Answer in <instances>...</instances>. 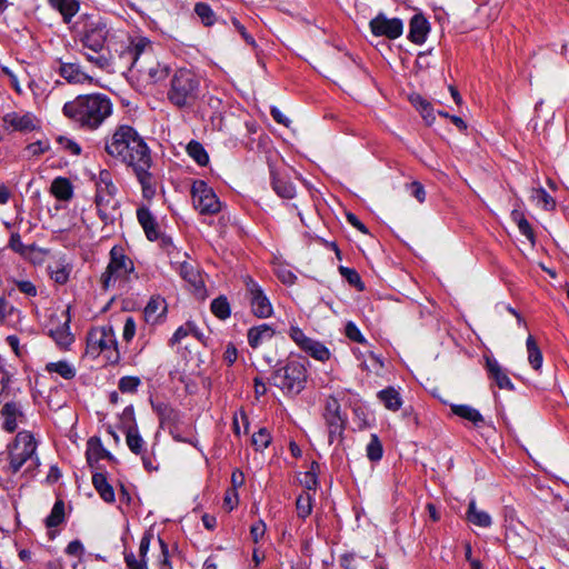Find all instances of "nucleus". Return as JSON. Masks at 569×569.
<instances>
[{"label":"nucleus","mask_w":569,"mask_h":569,"mask_svg":"<svg viewBox=\"0 0 569 569\" xmlns=\"http://www.w3.org/2000/svg\"><path fill=\"white\" fill-rule=\"evenodd\" d=\"M511 219L517 224L520 233L526 237L531 246H533L536 242L535 232L525 214L521 211L515 209L511 212Z\"/></svg>","instance_id":"nucleus-33"},{"label":"nucleus","mask_w":569,"mask_h":569,"mask_svg":"<svg viewBox=\"0 0 569 569\" xmlns=\"http://www.w3.org/2000/svg\"><path fill=\"white\" fill-rule=\"evenodd\" d=\"M124 562L128 569H148L147 559L137 558V556L132 552L124 553Z\"/></svg>","instance_id":"nucleus-54"},{"label":"nucleus","mask_w":569,"mask_h":569,"mask_svg":"<svg viewBox=\"0 0 569 569\" xmlns=\"http://www.w3.org/2000/svg\"><path fill=\"white\" fill-rule=\"evenodd\" d=\"M48 373H57L66 380H71L76 377V368L68 361L61 360L57 362H48L46 365Z\"/></svg>","instance_id":"nucleus-32"},{"label":"nucleus","mask_w":569,"mask_h":569,"mask_svg":"<svg viewBox=\"0 0 569 569\" xmlns=\"http://www.w3.org/2000/svg\"><path fill=\"white\" fill-rule=\"evenodd\" d=\"M486 369L500 389H513L511 380L496 359L486 357Z\"/></svg>","instance_id":"nucleus-20"},{"label":"nucleus","mask_w":569,"mask_h":569,"mask_svg":"<svg viewBox=\"0 0 569 569\" xmlns=\"http://www.w3.org/2000/svg\"><path fill=\"white\" fill-rule=\"evenodd\" d=\"M117 187L97 188L96 207L100 219L104 224L113 223L118 210V201L116 200Z\"/></svg>","instance_id":"nucleus-11"},{"label":"nucleus","mask_w":569,"mask_h":569,"mask_svg":"<svg viewBox=\"0 0 569 569\" xmlns=\"http://www.w3.org/2000/svg\"><path fill=\"white\" fill-rule=\"evenodd\" d=\"M50 192L61 201H69L73 196V188L69 179L56 178L50 186Z\"/></svg>","instance_id":"nucleus-26"},{"label":"nucleus","mask_w":569,"mask_h":569,"mask_svg":"<svg viewBox=\"0 0 569 569\" xmlns=\"http://www.w3.org/2000/svg\"><path fill=\"white\" fill-rule=\"evenodd\" d=\"M151 161H146L133 169L138 181L141 184L142 194L146 199L150 200L156 194V182L152 174L149 172Z\"/></svg>","instance_id":"nucleus-18"},{"label":"nucleus","mask_w":569,"mask_h":569,"mask_svg":"<svg viewBox=\"0 0 569 569\" xmlns=\"http://www.w3.org/2000/svg\"><path fill=\"white\" fill-rule=\"evenodd\" d=\"M200 77L190 69L176 70L167 92V99L177 108H191L200 97Z\"/></svg>","instance_id":"nucleus-5"},{"label":"nucleus","mask_w":569,"mask_h":569,"mask_svg":"<svg viewBox=\"0 0 569 569\" xmlns=\"http://www.w3.org/2000/svg\"><path fill=\"white\" fill-rule=\"evenodd\" d=\"M140 385L141 380L139 377L126 376L119 380L118 388L123 393H134Z\"/></svg>","instance_id":"nucleus-50"},{"label":"nucleus","mask_w":569,"mask_h":569,"mask_svg":"<svg viewBox=\"0 0 569 569\" xmlns=\"http://www.w3.org/2000/svg\"><path fill=\"white\" fill-rule=\"evenodd\" d=\"M346 336L356 342L365 343L366 339L353 322H348L346 326Z\"/></svg>","instance_id":"nucleus-58"},{"label":"nucleus","mask_w":569,"mask_h":569,"mask_svg":"<svg viewBox=\"0 0 569 569\" xmlns=\"http://www.w3.org/2000/svg\"><path fill=\"white\" fill-rule=\"evenodd\" d=\"M246 299L249 301L253 316L266 319L272 316L273 307L270 298L260 287H250L246 292Z\"/></svg>","instance_id":"nucleus-15"},{"label":"nucleus","mask_w":569,"mask_h":569,"mask_svg":"<svg viewBox=\"0 0 569 569\" xmlns=\"http://www.w3.org/2000/svg\"><path fill=\"white\" fill-rule=\"evenodd\" d=\"M166 312L167 303L161 297H152L144 308L146 320L151 323H156Z\"/></svg>","instance_id":"nucleus-25"},{"label":"nucleus","mask_w":569,"mask_h":569,"mask_svg":"<svg viewBox=\"0 0 569 569\" xmlns=\"http://www.w3.org/2000/svg\"><path fill=\"white\" fill-rule=\"evenodd\" d=\"M126 442L128 448L134 455H142L146 452V442L140 436L137 427H129L126 432Z\"/></svg>","instance_id":"nucleus-34"},{"label":"nucleus","mask_w":569,"mask_h":569,"mask_svg":"<svg viewBox=\"0 0 569 569\" xmlns=\"http://www.w3.org/2000/svg\"><path fill=\"white\" fill-rule=\"evenodd\" d=\"M97 188L101 189V188H113L116 187L112 182V179H111V173L107 170H102L100 171L99 173V178H98V181L96 183Z\"/></svg>","instance_id":"nucleus-63"},{"label":"nucleus","mask_w":569,"mask_h":569,"mask_svg":"<svg viewBox=\"0 0 569 569\" xmlns=\"http://www.w3.org/2000/svg\"><path fill=\"white\" fill-rule=\"evenodd\" d=\"M64 519V505L61 500L57 501L52 509L50 515L46 519V525L49 528H53L59 526L63 522Z\"/></svg>","instance_id":"nucleus-46"},{"label":"nucleus","mask_w":569,"mask_h":569,"mask_svg":"<svg viewBox=\"0 0 569 569\" xmlns=\"http://www.w3.org/2000/svg\"><path fill=\"white\" fill-rule=\"evenodd\" d=\"M50 148V144L47 140H39V141H36V142H32V143H29L27 146V151L29 152V154L31 156H40V154H43L44 152H47Z\"/></svg>","instance_id":"nucleus-56"},{"label":"nucleus","mask_w":569,"mask_h":569,"mask_svg":"<svg viewBox=\"0 0 569 569\" xmlns=\"http://www.w3.org/2000/svg\"><path fill=\"white\" fill-rule=\"evenodd\" d=\"M451 411L461 419L471 422L477 428L485 425L482 415L469 405H451Z\"/></svg>","instance_id":"nucleus-23"},{"label":"nucleus","mask_w":569,"mask_h":569,"mask_svg":"<svg viewBox=\"0 0 569 569\" xmlns=\"http://www.w3.org/2000/svg\"><path fill=\"white\" fill-rule=\"evenodd\" d=\"M37 442L30 433L20 432L16 437L13 447L10 451V469L13 473L18 472L23 466L27 471H31L39 466V458L36 455Z\"/></svg>","instance_id":"nucleus-7"},{"label":"nucleus","mask_w":569,"mask_h":569,"mask_svg":"<svg viewBox=\"0 0 569 569\" xmlns=\"http://www.w3.org/2000/svg\"><path fill=\"white\" fill-rule=\"evenodd\" d=\"M61 317L63 318V321L59 320L56 325L53 320H51L50 325L47 327V330L48 335L53 339L60 349L68 350L74 342V337L70 332L69 327V310L67 309L62 311Z\"/></svg>","instance_id":"nucleus-14"},{"label":"nucleus","mask_w":569,"mask_h":569,"mask_svg":"<svg viewBox=\"0 0 569 569\" xmlns=\"http://www.w3.org/2000/svg\"><path fill=\"white\" fill-rule=\"evenodd\" d=\"M1 415L4 419L3 428L13 432L18 428V419L22 417L20 406L16 402H7L1 410Z\"/></svg>","instance_id":"nucleus-24"},{"label":"nucleus","mask_w":569,"mask_h":569,"mask_svg":"<svg viewBox=\"0 0 569 569\" xmlns=\"http://www.w3.org/2000/svg\"><path fill=\"white\" fill-rule=\"evenodd\" d=\"M194 12L206 27H211L216 22V14L211 7L204 2H198L194 6Z\"/></svg>","instance_id":"nucleus-43"},{"label":"nucleus","mask_w":569,"mask_h":569,"mask_svg":"<svg viewBox=\"0 0 569 569\" xmlns=\"http://www.w3.org/2000/svg\"><path fill=\"white\" fill-rule=\"evenodd\" d=\"M187 152L199 166L208 164L209 156L200 142L190 141L187 146Z\"/></svg>","instance_id":"nucleus-42"},{"label":"nucleus","mask_w":569,"mask_h":569,"mask_svg":"<svg viewBox=\"0 0 569 569\" xmlns=\"http://www.w3.org/2000/svg\"><path fill=\"white\" fill-rule=\"evenodd\" d=\"M72 268L64 261H54L49 266L51 279L58 284H63L69 280Z\"/></svg>","instance_id":"nucleus-35"},{"label":"nucleus","mask_w":569,"mask_h":569,"mask_svg":"<svg viewBox=\"0 0 569 569\" xmlns=\"http://www.w3.org/2000/svg\"><path fill=\"white\" fill-rule=\"evenodd\" d=\"M378 398L383 403L385 408L391 411H397L402 406L401 396L393 387L380 390Z\"/></svg>","instance_id":"nucleus-29"},{"label":"nucleus","mask_w":569,"mask_h":569,"mask_svg":"<svg viewBox=\"0 0 569 569\" xmlns=\"http://www.w3.org/2000/svg\"><path fill=\"white\" fill-rule=\"evenodd\" d=\"M251 442L257 451L264 450L271 442L270 432L266 428H260L252 435Z\"/></svg>","instance_id":"nucleus-48"},{"label":"nucleus","mask_w":569,"mask_h":569,"mask_svg":"<svg viewBox=\"0 0 569 569\" xmlns=\"http://www.w3.org/2000/svg\"><path fill=\"white\" fill-rule=\"evenodd\" d=\"M300 483L307 490H316V488L318 486V476H316V473L313 471H307L300 478Z\"/></svg>","instance_id":"nucleus-59"},{"label":"nucleus","mask_w":569,"mask_h":569,"mask_svg":"<svg viewBox=\"0 0 569 569\" xmlns=\"http://www.w3.org/2000/svg\"><path fill=\"white\" fill-rule=\"evenodd\" d=\"M289 337L297 343V346L301 350H303L312 340L311 338L307 337L300 328L295 326L290 327Z\"/></svg>","instance_id":"nucleus-52"},{"label":"nucleus","mask_w":569,"mask_h":569,"mask_svg":"<svg viewBox=\"0 0 569 569\" xmlns=\"http://www.w3.org/2000/svg\"><path fill=\"white\" fill-rule=\"evenodd\" d=\"M132 260L124 254L121 247H113L110 251V262L107 271L102 274V284L112 282H131L134 278Z\"/></svg>","instance_id":"nucleus-9"},{"label":"nucleus","mask_w":569,"mask_h":569,"mask_svg":"<svg viewBox=\"0 0 569 569\" xmlns=\"http://www.w3.org/2000/svg\"><path fill=\"white\" fill-rule=\"evenodd\" d=\"M323 419L328 427L329 441L332 442L337 436H340L343 430V419L341 417V407L335 397H329L326 400Z\"/></svg>","instance_id":"nucleus-13"},{"label":"nucleus","mask_w":569,"mask_h":569,"mask_svg":"<svg viewBox=\"0 0 569 569\" xmlns=\"http://www.w3.org/2000/svg\"><path fill=\"white\" fill-rule=\"evenodd\" d=\"M272 188L279 197L284 199H292L296 194L295 186L291 182L276 176H272Z\"/></svg>","instance_id":"nucleus-40"},{"label":"nucleus","mask_w":569,"mask_h":569,"mask_svg":"<svg viewBox=\"0 0 569 569\" xmlns=\"http://www.w3.org/2000/svg\"><path fill=\"white\" fill-rule=\"evenodd\" d=\"M92 485L94 489L98 491L100 497L106 502L114 501V491L112 486L107 481V478L103 473H94L92 476Z\"/></svg>","instance_id":"nucleus-30"},{"label":"nucleus","mask_w":569,"mask_h":569,"mask_svg":"<svg viewBox=\"0 0 569 569\" xmlns=\"http://www.w3.org/2000/svg\"><path fill=\"white\" fill-rule=\"evenodd\" d=\"M58 62H59L58 73L68 83H71V84H84V83L91 84V83H93V81H94L93 77L90 76L78 61H62V59H59Z\"/></svg>","instance_id":"nucleus-16"},{"label":"nucleus","mask_w":569,"mask_h":569,"mask_svg":"<svg viewBox=\"0 0 569 569\" xmlns=\"http://www.w3.org/2000/svg\"><path fill=\"white\" fill-rule=\"evenodd\" d=\"M383 449L377 435H371V439L367 445V457L371 461H379L382 458Z\"/></svg>","instance_id":"nucleus-49"},{"label":"nucleus","mask_w":569,"mask_h":569,"mask_svg":"<svg viewBox=\"0 0 569 569\" xmlns=\"http://www.w3.org/2000/svg\"><path fill=\"white\" fill-rule=\"evenodd\" d=\"M274 335V330L267 323L252 327L248 330V343L251 348H258L264 341L270 340Z\"/></svg>","instance_id":"nucleus-22"},{"label":"nucleus","mask_w":569,"mask_h":569,"mask_svg":"<svg viewBox=\"0 0 569 569\" xmlns=\"http://www.w3.org/2000/svg\"><path fill=\"white\" fill-rule=\"evenodd\" d=\"M112 110L113 106L110 98L97 92L79 94L66 102L62 113L76 127L93 131L112 114Z\"/></svg>","instance_id":"nucleus-3"},{"label":"nucleus","mask_w":569,"mask_h":569,"mask_svg":"<svg viewBox=\"0 0 569 569\" xmlns=\"http://www.w3.org/2000/svg\"><path fill=\"white\" fill-rule=\"evenodd\" d=\"M118 52L119 63L116 68L136 69L138 80L143 86H153L167 79L170 73L168 64L160 62L152 51L151 41L142 36L128 38L121 43V50L114 48Z\"/></svg>","instance_id":"nucleus-2"},{"label":"nucleus","mask_w":569,"mask_h":569,"mask_svg":"<svg viewBox=\"0 0 569 569\" xmlns=\"http://www.w3.org/2000/svg\"><path fill=\"white\" fill-rule=\"evenodd\" d=\"M9 247H10L13 251H16V252H18V253H20V254H22V256H24V254L27 253V249H28V248L22 243V241H21V237H20V234H19V233H13V234H11L10 240H9Z\"/></svg>","instance_id":"nucleus-60"},{"label":"nucleus","mask_w":569,"mask_h":569,"mask_svg":"<svg viewBox=\"0 0 569 569\" xmlns=\"http://www.w3.org/2000/svg\"><path fill=\"white\" fill-rule=\"evenodd\" d=\"M467 519L475 526L488 528L491 526V517L486 511L479 510L475 500L469 502Z\"/></svg>","instance_id":"nucleus-31"},{"label":"nucleus","mask_w":569,"mask_h":569,"mask_svg":"<svg viewBox=\"0 0 569 569\" xmlns=\"http://www.w3.org/2000/svg\"><path fill=\"white\" fill-rule=\"evenodd\" d=\"M529 199L537 207L546 210L552 209L555 207V200L542 188H532Z\"/></svg>","instance_id":"nucleus-38"},{"label":"nucleus","mask_w":569,"mask_h":569,"mask_svg":"<svg viewBox=\"0 0 569 569\" xmlns=\"http://www.w3.org/2000/svg\"><path fill=\"white\" fill-rule=\"evenodd\" d=\"M339 270L349 284H360V276L355 269L340 267Z\"/></svg>","instance_id":"nucleus-61"},{"label":"nucleus","mask_w":569,"mask_h":569,"mask_svg":"<svg viewBox=\"0 0 569 569\" xmlns=\"http://www.w3.org/2000/svg\"><path fill=\"white\" fill-rule=\"evenodd\" d=\"M429 32V23L421 14H416L410 21L409 39L421 44L425 42L426 37Z\"/></svg>","instance_id":"nucleus-21"},{"label":"nucleus","mask_w":569,"mask_h":569,"mask_svg":"<svg viewBox=\"0 0 569 569\" xmlns=\"http://www.w3.org/2000/svg\"><path fill=\"white\" fill-rule=\"evenodd\" d=\"M180 274L188 284H203L204 280L191 262H183L180 266Z\"/></svg>","instance_id":"nucleus-41"},{"label":"nucleus","mask_w":569,"mask_h":569,"mask_svg":"<svg viewBox=\"0 0 569 569\" xmlns=\"http://www.w3.org/2000/svg\"><path fill=\"white\" fill-rule=\"evenodd\" d=\"M303 351L313 359L321 362L329 360L331 356L329 349L322 342L313 339L310 341V343H308Z\"/></svg>","instance_id":"nucleus-37"},{"label":"nucleus","mask_w":569,"mask_h":569,"mask_svg":"<svg viewBox=\"0 0 569 569\" xmlns=\"http://www.w3.org/2000/svg\"><path fill=\"white\" fill-rule=\"evenodd\" d=\"M107 455L99 439L90 438L87 448V459L89 462L98 461Z\"/></svg>","instance_id":"nucleus-47"},{"label":"nucleus","mask_w":569,"mask_h":569,"mask_svg":"<svg viewBox=\"0 0 569 569\" xmlns=\"http://www.w3.org/2000/svg\"><path fill=\"white\" fill-rule=\"evenodd\" d=\"M77 32L82 47L89 50L83 52L86 60L102 71L114 70L119 63L114 48L121 50V43L129 37L122 34L118 40L109 39L110 29L107 22L94 16L81 17L77 22Z\"/></svg>","instance_id":"nucleus-1"},{"label":"nucleus","mask_w":569,"mask_h":569,"mask_svg":"<svg viewBox=\"0 0 569 569\" xmlns=\"http://www.w3.org/2000/svg\"><path fill=\"white\" fill-rule=\"evenodd\" d=\"M271 379L272 383L284 393L298 395L305 388L307 370L301 362L292 360L277 369Z\"/></svg>","instance_id":"nucleus-8"},{"label":"nucleus","mask_w":569,"mask_h":569,"mask_svg":"<svg viewBox=\"0 0 569 569\" xmlns=\"http://www.w3.org/2000/svg\"><path fill=\"white\" fill-rule=\"evenodd\" d=\"M211 312L220 320H226L231 315L230 303L226 296L213 299L210 306Z\"/></svg>","instance_id":"nucleus-39"},{"label":"nucleus","mask_w":569,"mask_h":569,"mask_svg":"<svg viewBox=\"0 0 569 569\" xmlns=\"http://www.w3.org/2000/svg\"><path fill=\"white\" fill-rule=\"evenodd\" d=\"M411 104L419 111L428 126L432 124L436 120L435 110L432 104L420 94L410 96Z\"/></svg>","instance_id":"nucleus-27"},{"label":"nucleus","mask_w":569,"mask_h":569,"mask_svg":"<svg viewBox=\"0 0 569 569\" xmlns=\"http://www.w3.org/2000/svg\"><path fill=\"white\" fill-rule=\"evenodd\" d=\"M409 189H410V192L411 194L419 201V202H423L425 199H426V191H425V188L423 186L418 182V181H413L409 184Z\"/></svg>","instance_id":"nucleus-64"},{"label":"nucleus","mask_w":569,"mask_h":569,"mask_svg":"<svg viewBox=\"0 0 569 569\" xmlns=\"http://www.w3.org/2000/svg\"><path fill=\"white\" fill-rule=\"evenodd\" d=\"M86 355L91 358L103 355L111 365L120 361L118 341L112 326L94 327L88 332Z\"/></svg>","instance_id":"nucleus-6"},{"label":"nucleus","mask_w":569,"mask_h":569,"mask_svg":"<svg viewBox=\"0 0 569 569\" xmlns=\"http://www.w3.org/2000/svg\"><path fill=\"white\" fill-rule=\"evenodd\" d=\"M6 341L18 358L23 359L29 353L28 345L26 342H21L19 337L8 336Z\"/></svg>","instance_id":"nucleus-51"},{"label":"nucleus","mask_w":569,"mask_h":569,"mask_svg":"<svg viewBox=\"0 0 569 569\" xmlns=\"http://www.w3.org/2000/svg\"><path fill=\"white\" fill-rule=\"evenodd\" d=\"M266 532V523L262 520L254 522L250 528L252 540L257 543Z\"/></svg>","instance_id":"nucleus-62"},{"label":"nucleus","mask_w":569,"mask_h":569,"mask_svg":"<svg viewBox=\"0 0 569 569\" xmlns=\"http://www.w3.org/2000/svg\"><path fill=\"white\" fill-rule=\"evenodd\" d=\"M190 335H193L196 337H198V331L194 327L193 323L191 322H186L183 326H180L173 333V336L171 337V339L169 340V345L170 346H174V345H179L182 342V340L184 338H187L188 336Z\"/></svg>","instance_id":"nucleus-45"},{"label":"nucleus","mask_w":569,"mask_h":569,"mask_svg":"<svg viewBox=\"0 0 569 569\" xmlns=\"http://www.w3.org/2000/svg\"><path fill=\"white\" fill-rule=\"evenodd\" d=\"M312 497L306 492L298 496L296 500L297 515L301 519H306L312 512Z\"/></svg>","instance_id":"nucleus-44"},{"label":"nucleus","mask_w":569,"mask_h":569,"mask_svg":"<svg viewBox=\"0 0 569 569\" xmlns=\"http://www.w3.org/2000/svg\"><path fill=\"white\" fill-rule=\"evenodd\" d=\"M136 331H137V326H136L134 319L132 317H127L124 325H123V331H122L123 340L126 342H130L134 338Z\"/></svg>","instance_id":"nucleus-55"},{"label":"nucleus","mask_w":569,"mask_h":569,"mask_svg":"<svg viewBox=\"0 0 569 569\" xmlns=\"http://www.w3.org/2000/svg\"><path fill=\"white\" fill-rule=\"evenodd\" d=\"M106 152L134 168L146 161H151L147 143L130 126L118 127L106 140Z\"/></svg>","instance_id":"nucleus-4"},{"label":"nucleus","mask_w":569,"mask_h":569,"mask_svg":"<svg viewBox=\"0 0 569 569\" xmlns=\"http://www.w3.org/2000/svg\"><path fill=\"white\" fill-rule=\"evenodd\" d=\"M526 347L530 366L535 370H540L542 367V352L531 335L527 338Z\"/></svg>","instance_id":"nucleus-36"},{"label":"nucleus","mask_w":569,"mask_h":569,"mask_svg":"<svg viewBox=\"0 0 569 569\" xmlns=\"http://www.w3.org/2000/svg\"><path fill=\"white\" fill-rule=\"evenodd\" d=\"M194 209L201 214H216L222 206L217 194L203 180H196L191 187Z\"/></svg>","instance_id":"nucleus-10"},{"label":"nucleus","mask_w":569,"mask_h":569,"mask_svg":"<svg viewBox=\"0 0 569 569\" xmlns=\"http://www.w3.org/2000/svg\"><path fill=\"white\" fill-rule=\"evenodd\" d=\"M39 119L30 111H12L2 117L4 130L30 132L39 128Z\"/></svg>","instance_id":"nucleus-12"},{"label":"nucleus","mask_w":569,"mask_h":569,"mask_svg":"<svg viewBox=\"0 0 569 569\" xmlns=\"http://www.w3.org/2000/svg\"><path fill=\"white\" fill-rule=\"evenodd\" d=\"M238 492L234 489H228L223 498V508L231 511L238 506Z\"/></svg>","instance_id":"nucleus-57"},{"label":"nucleus","mask_w":569,"mask_h":569,"mask_svg":"<svg viewBox=\"0 0 569 569\" xmlns=\"http://www.w3.org/2000/svg\"><path fill=\"white\" fill-rule=\"evenodd\" d=\"M137 219L150 241H154L159 238L160 231L158 222L147 207L138 208Z\"/></svg>","instance_id":"nucleus-19"},{"label":"nucleus","mask_w":569,"mask_h":569,"mask_svg":"<svg viewBox=\"0 0 569 569\" xmlns=\"http://www.w3.org/2000/svg\"><path fill=\"white\" fill-rule=\"evenodd\" d=\"M48 2L61 13L66 23H69L79 11V2L77 0H48Z\"/></svg>","instance_id":"nucleus-28"},{"label":"nucleus","mask_w":569,"mask_h":569,"mask_svg":"<svg viewBox=\"0 0 569 569\" xmlns=\"http://www.w3.org/2000/svg\"><path fill=\"white\" fill-rule=\"evenodd\" d=\"M57 141L60 147L70 154L79 156L81 153V147L74 140L60 136Z\"/></svg>","instance_id":"nucleus-53"},{"label":"nucleus","mask_w":569,"mask_h":569,"mask_svg":"<svg viewBox=\"0 0 569 569\" xmlns=\"http://www.w3.org/2000/svg\"><path fill=\"white\" fill-rule=\"evenodd\" d=\"M370 29L375 36L397 39L402 34L403 23L398 18L388 19L380 13L370 21Z\"/></svg>","instance_id":"nucleus-17"}]
</instances>
